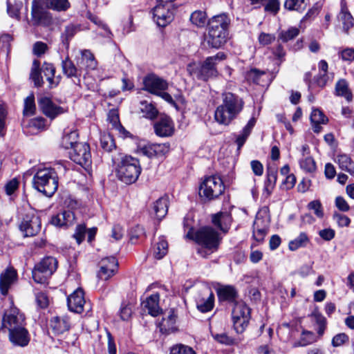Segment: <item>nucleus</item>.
Here are the masks:
<instances>
[{"label":"nucleus","instance_id":"nucleus-1","mask_svg":"<svg viewBox=\"0 0 354 354\" xmlns=\"http://www.w3.org/2000/svg\"><path fill=\"white\" fill-rule=\"evenodd\" d=\"M244 106V101L239 95L231 92L222 94V103L217 106L214 119L220 124L228 126L235 120Z\"/></svg>","mask_w":354,"mask_h":354},{"label":"nucleus","instance_id":"nucleus-2","mask_svg":"<svg viewBox=\"0 0 354 354\" xmlns=\"http://www.w3.org/2000/svg\"><path fill=\"white\" fill-rule=\"evenodd\" d=\"M230 19L225 13L212 17L207 22V32L204 35L208 46L221 48L227 41Z\"/></svg>","mask_w":354,"mask_h":354},{"label":"nucleus","instance_id":"nucleus-3","mask_svg":"<svg viewBox=\"0 0 354 354\" xmlns=\"http://www.w3.org/2000/svg\"><path fill=\"white\" fill-rule=\"evenodd\" d=\"M66 171V166L61 163L54 168L38 170L32 178L33 187L48 197L52 196L58 187V173L64 174Z\"/></svg>","mask_w":354,"mask_h":354},{"label":"nucleus","instance_id":"nucleus-4","mask_svg":"<svg viewBox=\"0 0 354 354\" xmlns=\"http://www.w3.org/2000/svg\"><path fill=\"white\" fill-rule=\"evenodd\" d=\"M117 178L125 184L135 183L141 174L138 159L123 153H117L112 158Z\"/></svg>","mask_w":354,"mask_h":354},{"label":"nucleus","instance_id":"nucleus-5","mask_svg":"<svg viewBox=\"0 0 354 354\" xmlns=\"http://www.w3.org/2000/svg\"><path fill=\"white\" fill-rule=\"evenodd\" d=\"M185 236L199 245L197 252L203 258H207L216 251L221 242L219 234L212 227H203L196 232H192L191 228Z\"/></svg>","mask_w":354,"mask_h":354},{"label":"nucleus","instance_id":"nucleus-6","mask_svg":"<svg viewBox=\"0 0 354 354\" xmlns=\"http://www.w3.org/2000/svg\"><path fill=\"white\" fill-rule=\"evenodd\" d=\"M225 55L218 52L216 55L208 57L200 65L189 64L187 70L191 75L198 80L207 81L209 78L216 77L218 75L217 64L225 59Z\"/></svg>","mask_w":354,"mask_h":354},{"label":"nucleus","instance_id":"nucleus-7","mask_svg":"<svg viewBox=\"0 0 354 354\" xmlns=\"http://www.w3.org/2000/svg\"><path fill=\"white\" fill-rule=\"evenodd\" d=\"M57 268V259L53 257H46L35 266L32 272V279L37 283L44 284Z\"/></svg>","mask_w":354,"mask_h":354},{"label":"nucleus","instance_id":"nucleus-8","mask_svg":"<svg viewBox=\"0 0 354 354\" xmlns=\"http://www.w3.org/2000/svg\"><path fill=\"white\" fill-rule=\"evenodd\" d=\"M225 190L222 179L217 176L205 178L200 186V195L208 201L214 200L221 196Z\"/></svg>","mask_w":354,"mask_h":354},{"label":"nucleus","instance_id":"nucleus-9","mask_svg":"<svg viewBox=\"0 0 354 354\" xmlns=\"http://www.w3.org/2000/svg\"><path fill=\"white\" fill-rule=\"evenodd\" d=\"M250 308L243 303L236 304L232 310L233 326L237 333H242L248 325Z\"/></svg>","mask_w":354,"mask_h":354},{"label":"nucleus","instance_id":"nucleus-10","mask_svg":"<svg viewBox=\"0 0 354 354\" xmlns=\"http://www.w3.org/2000/svg\"><path fill=\"white\" fill-rule=\"evenodd\" d=\"M173 6L170 3L156 2L152 10L153 19L158 26L165 27L174 19Z\"/></svg>","mask_w":354,"mask_h":354},{"label":"nucleus","instance_id":"nucleus-11","mask_svg":"<svg viewBox=\"0 0 354 354\" xmlns=\"http://www.w3.org/2000/svg\"><path fill=\"white\" fill-rule=\"evenodd\" d=\"M41 228V219L32 212L26 214L19 225V229L24 236H34L40 232Z\"/></svg>","mask_w":354,"mask_h":354},{"label":"nucleus","instance_id":"nucleus-12","mask_svg":"<svg viewBox=\"0 0 354 354\" xmlns=\"http://www.w3.org/2000/svg\"><path fill=\"white\" fill-rule=\"evenodd\" d=\"M26 326L25 317L18 308L11 307L6 310L2 319V328L8 331Z\"/></svg>","mask_w":354,"mask_h":354},{"label":"nucleus","instance_id":"nucleus-13","mask_svg":"<svg viewBox=\"0 0 354 354\" xmlns=\"http://www.w3.org/2000/svg\"><path fill=\"white\" fill-rule=\"evenodd\" d=\"M68 153L73 162L82 166H88L91 162L90 147L86 142L75 144Z\"/></svg>","mask_w":354,"mask_h":354},{"label":"nucleus","instance_id":"nucleus-14","mask_svg":"<svg viewBox=\"0 0 354 354\" xmlns=\"http://www.w3.org/2000/svg\"><path fill=\"white\" fill-rule=\"evenodd\" d=\"M169 150L170 145L168 142L161 144L148 143L139 145L137 151L149 158H161L167 154Z\"/></svg>","mask_w":354,"mask_h":354},{"label":"nucleus","instance_id":"nucleus-15","mask_svg":"<svg viewBox=\"0 0 354 354\" xmlns=\"http://www.w3.org/2000/svg\"><path fill=\"white\" fill-rule=\"evenodd\" d=\"M118 266V261L114 257L102 259L99 263L98 278L104 281L109 279L117 272Z\"/></svg>","mask_w":354,"mask_h":354},{"label":"nucleus","instance_id":"nucleus-16","mask_svg":"<svg viewBox=\"0 0 354 354\" xmlns=\"http://www.w3.org/2000/svg\"><path fill=\"white\" fill-rule=\"evenodd\" d=\"M145 88L156 95H160L167 88V82L154 74H149L143 80Z\"/></svg>","mask_w":354,"mask_h":354},{"label":"nucleus","instance_id":"nucleus-17","mask_svg":"<svg viewBox=\"0 0 354 354\" xmlns=\"http://www.w3.org/2000/svg\"><path fill=\"white\" fill-rule=\"evenodd\" d=\"M38 105L42 113L52 120L66 112V109L54 104L48 97L39 98Z\"/></svg>","mask_w":354,"mask_h":354},{"label":"nucleus","instance_id":"nucleus-18","mask_svg":"<svg viewBox=\"0 0 354 354\" xmlns=\"http://www.w3.org/2000/svg\"><path fill=\"white\" fill-rule=\"evenodd\" d=\"M196 302L199 311L209 312L214 307V295L209 288H205L196 297Z\"/></svg>","mask_w":354,"mask_h":354},{"label":"nucleus","instance_id":"nucleus-19","mask_svg":"<svg viewBox=\"0 0 354 354\" xmlns=\"http://www.w3.org/2000/svg\"><path fill=\"white\" fill-rule=\"evenodd\" d=\"M8 337L10 342L17 346H26L30 342V335L25 326L8 331Z\"/></svg>","mask_w":354,"mask_h":354},{"label":"nucleus","instance_id":"nucleus-20","mask_svg":"<svg viewBox=\"0 0 354 354\" xmlns=\"http://www.w3.org/2000/svg\"><path fill=\"white\" fill-rule=\"evenodd\" d=\"M85 303L84 292L81 288H77L67 298L68 309L76 313L83 312Z\"/></svg>","mask_w":354,"mask_h":354},{"label":"nucleus","instance_id":"nucleus-21","mask_svg":"<svg viewBox=\"0 0 354 354\" xmlns=\"http://www.w3.org/2000/svg\"><path fill=\"white\" fill-rule=\"evenodd\" d=\"M17 280V271L12 268H7L0 275V292L6 295L10 286Z\"/></svg>","mask_w":354,"mask_h":354},{"label":"nucleus","instance_id":"nucleus-22","mask_svg":"<svg viewBox=\"0 0 354 354\" xmlns=\"http://www.w3.org/2000/svg\"><path fill=\"white\" fill-rule=\"evenodd\" d=\"M154 130L160 137H169L174 133V124L169 118H162L154 124Z\"/></svg>","mask_w":354,"mask_h":354},{"label":"nucleus","instance_id":"nucleus-23","mask_svg":"<svg viewBox=\"0 0 354 354\" xmlns=\"http://www.w3.org/2000/svg\"><path fill=\"white\" fill-rule=\"evenodd\" d=\"M268 230V222L260 218L259 214L256 217L253 224V237L261 242L264 239Z\"/></svg>","mask_w":354,"mask_h":354},{"label":"nucleus","instance_id":"nucleus-24","mask_svg":"<svg viewBox=\"0 0 354 354\" xmlns=\"http://www.w3.org/2000/svg\"><path fill=\"white\" fill-rule=\"evenodd\" d=\"M267 179L265 182L263 194L266 197L271 195L277 179V169L275 166L268 167L266 172Z\"/></svg>","mask_w":354,"mask_h":354},{"label":"nucleus","instance_id":"nucleus-25","mask_svg":"<svg viewBox=\"0 0 354 354\" xmlns=\"http://www.w3.org/2000/svg\"><path fill=\"white\" fill-rule=\"evenodd\" d=\"M159 299V295L156 293L148 297L142 303L145 309L147 310L148 313L153 317L158 315L160 312Z\"/></svg>","mask_w":354,"mask_h":354},{"label":"nucleus","instance_id":"nucleus-26","mask_svg":"<svg viewBox=\"0 0 354 354\" xmlns=\"http://www.w3.org/2000/svg\"><path fill=\"white\" fill-rule=\"evenodd\" d=\"M212 223L221 231L226 232L231 223V216L228 212H218L213 215Z\"/></svg>","mask_w":354,"mask_h":354},{"label":"nucleus","instance_id":"nucleus-27","mask_svg":"<svg viewBox=\"0 0 354 354\" xmlns=\"http://www.w3.org/2000/svg\"><path fill=\"white\" fill-rule=\"evenodd\" d=\"M32 16L38 24L44 25H49L53 20L51 14L49 12L34 5L32 8Z\"/></svg>","mask_w":354,"mask_h":354},{"label":"nucleus","instance_id":"nucleus-28","mask_svg":"<svg viewBox=\"0 0 354 354\" xmlns=\"http://www.w3.org/2000/svg\"><path fill=\"white\" fill-rule=\"evenodd\" d=\"M168 198L167 196L160 197L153 205V214L158 220L162 219L168 211Z\"/></svg>","mask_w":354,"mask_h":354},{"label":"nucleus","instance_id":"nucleus-29","mask_svg":"<svg viewBox=\"0 0 354 354\" xmlns=\"http://www.w3.org/2000/svg\"><path fill=\"white\" fill-rule=\"evenodd\" d=\"M50 327L55 333L62 334L69 330V320L66 317H55L50 320Z\"/></svg>","mask_w":354,"mask_h":354},{"label":"nucleus","instance_id":"nucleus-30","mask_svg":"<svg viewBox=\"0 0 354 354\" xmlns=\"http://www.w3.org/2000/svg\"><path fill=\"white\" fill-rule=\"evenodd\" d=\"M256 124V119L252 118L248 122L247 124L243 128L242 131L237 136L236 139V143L238 145V148L240 149L245 144L248 136L251 133L252 129Z\"/></svg>","mask_w":354,"mask_h":354},{"label":"nucleus","instance_id":"nucleus-31","mask_svg":"<svg viewBox=\"0 0 354 354\" xmlns=\"http://www.w3.org/2000/svg\"><path fill=\"white\" fill-rule=\"evenodd\" d=\"M339 167L352 176H354V161L347 155L341 154L337 156Z\"/></svg>","mask_w":354,"mask_h":354},{"label":"nucleus","instance_id":"nucleus-32","mask_svg":"<svg viewBox=\"0 0 354 354\" xmlns=\"http://www.w3.org/2000/svg\"><path fill=\"white\" fill-rule=\"evenodd\" d=\"M219 300L233 301L237 296L234 288L231 286H225L217 290Z\"/></svg>","mask_w":354,"mask_h":354},{"label":"nucleus","instance_id":"nucleus-33","mask_svg":"<svg viewBox=\"0 0 354 354\" xmlns=\"http://www.w3.org/2000/svg\"><path fill=\"white\" fill-rule=\"evenodd\" d=\"M40 71L46 77L50 88L55 87L58 84V82L55 81V68L52 64L44 63Z\"/></svg>","mask_w":354,"mask_h":354},{"label":"nucleus","instance_id":"nucleus-34","mask_svg":"<svg viewBox=\"0 0 354 354\" xmlns=\"http://www.w3.org/2000/svg\"><path fill=\"white\" fill-rule=\"evenodd\" d=\"M335 93L337 95L344 97L348 102L352 100L353 95L345 80H340L336 83Z\"/></svg>","mask_w":354,"mask_h":354},{"label":"nucleus","instance_id":"nucleus-35","mask_svg":"<svg viewBox=\"0 0 354 354\" xmlns=\"http://www.w3.org/2000/svg\"><path fill=\"white\" fill-rule=\"evenodd\" d=\"M39 61L35 59L32 62L31 72L30 75V79L33 81L34 84L37 87H41L43 85V78L41 75V71L39 68Z\"/></svg>","mask_w":354,"mask_h":354},{"label":"nucleus","instance_id":"nucleus-36","mask_svg":"<svg viewBox=\"0 0 354 354\" xmlns=\"http://www.w3.org/2000/svg\"><path fill=\"white\" fill-rule=\"evenodd\" d=\"M108 120L113 127L122 133L124 137H127L129 133L122 126L120 122L119 115L115 110H111L108 114Z\"/></svg>","mask_w":354,"mask_h":354},{"label":"nucleus","instance_id":"nucleus-37","mask_svg":"<svg viewBox=\"0 0 354 354\" xmlns=\"http://www.w3.org/2000/svg\"><path fill=\"white\" fill-rule=\"evenodd\" d=\"M339 18L342 22L343 28L345 31L347 32L350 28L353 27L354 19L345 6H342Z\"/></svg>","mask_w":354,"mask_h":354},{"label":"nucleus","instance_id":"nucleus-38","mask_svg":"<svg viewBox=\"0 0 354 354\" xmlns=\"http://www.w3.org/2000/svg\"><path fill=\"white\" fill-rule=\"evenodd\" d=\"M81 64L88 70H94L97 67V61L93 53L88 50H84L82 52Z\"/></svg>","mask_w":354,"mask_h":354},{"label":"nucleus","instance_id":"nucleus-39","mask_svg":"<svg viewBox=\"0 0 354 354\" xmlns=\"http://www.w3.org/2000/svg\"><path fill=\"white\" fill-rule=\"evenodd\" d=\"M62 68L63 73L68 77H77L78 75V69L68 57L62 60Z\"/></svg>","mask_w":354,"mask_h":354},{"label":"nucleus","instance_id":"nucleus-40","mask_svg":"<svg viewBox=\"0 0 354 354\" xmlns=\"http://www.w3.org/2000/svg\"><path fill=\"white\" fill-rule=\"evenodd\" d=\"M46 7L57 12H65L70 8L71 3L68 0H49Z\"/></svg>","mask_w":354,"mask_h":354},{"label":"nucleus","instance_id":"nucleus-41","mask_svg":"<svg viewBox=\"0 0 354 354\" xmlns=\"http://www.w3.org/2000/svg\"><path fill=\"white\" fill-rule=\"evenodd\" d=\"M140 110L144 114V116L149 119L155 118L158 114L156 107L151 103L147 101L140 102Z\"/></svg>","mask_w":354,"mask_h":354},{"label":"nucleus","instance_id":"nucleus-42","mask_svg":"<svg viewBox=\"0 0 354 354\" xmlns=\"http://www.w3.org/2000/svg\"><path fill=\"white\" fill-rule=\"evenodd\" d=\"M191 22L197 27L202 28L207 24L206 12L201 10H196L190 16Z\"/></svg>","mask_w":354,"mask_h":354},{"label":"nucleus","instance_id":"nucleus-43","mask_svg":"<svg viewBox=\"0 0 354 354\" xmlns=\"http://www.w3.org/2000/svg\"><path fill=\"white\" fill-rule=\"evenodd\" d=\"M80 30V25L68 24L65 27L64 31L62 34L63 42L68 44L69 41L74 37V35Z\"/></svg>","mask_w":354,"mask_h":354},{"label":"nucleus","instance_id":"nucleus-44","mask_svg":"<svg viewBox=\"0 0 354 354\" xmlns=\"http://www.w3.org/2000/svg\"><path fill=\"white\" fill-rule=\"evenodd\" d=\"M306 7L305 0H285L284 8L288 10L302 12Z\"/></svg>","mask_w":354,"mask_h":354},{"label":"nucleus","instance_id":"nucleus-45","mask_svg":"<svg viewBox=\"0 0 354 354\" xmlns=\"http://www.w3.org/2000/svg\"><path fill=\"white\" fill-rule=\"evenodd\" d=\"M214 338L218 342L227 346L237 345L241 342L240 338H234L225 333L214 335Z\"/></svg>","mask_w":354,"mask_h":354},{"label":"nucleus","instance_id":"nucleus-46","mask_svg":"<svg viewBox=\"0 0 354 354\" xmlns=\"http://www.w3.org/2000/svg\"><path fill=\"white\" fill-rule=\"evenodd\" d=\"M308 241L307 235L305 233L301 232L297 238L290 241L288 245L289 249L292 251L297 250L301 247L306 246Z\"/></svg>","mask_w":354,"mask_h":354},{"label":"nucleus","instance_id":"nucleus-47","mask_svg":"<svg viewBox=\"0 0 354 354\" xmlns=\"http://www.w3.org/2000/svg\"><path fill=\"white\" fill-rule=\"evenodd\" d=\"M299 165L301 169L308 173H313L316 170L315 162L311 156L301 158Z\"/></svg>","mask_w":354,"mask_h":354},{"label":"nucleus","instance_id":"nucleus-48","mask_svg":"<svg viewBox=\"0 0 354 354\" xmlns=\"http://www.w3.org/2000/svg\"><path fill=\"white\" fill-rule=\"evenodd\" d=\"M299 34V29L296 27H290L287 30H282L279 35V39L283 42H287L295 39Z\"/></svg>","mask_w":354,"mask_h":354},{"label":"nucleus","instance_id":"nucleus-49","mask_svg":"<svg viewBox=\"0 0 354 354\" xmlns=\"http://www.w3.org/2000/svg\"><path fill=\"white\" fill-rule=\"evenodd\" d=\"M167 242L163 238H160L154 249L155 257L161 259L167 253Z\"/></svg>","mask_w":354,"mask_h":354},{"label":"nucleus","instance_id":"nucleus-50","mask_svg":"<svg viewBox=\"0 0 354 354\" xmlns=\"http://www.w3.org/2000/svg\"><path fill=\"white\" fill-rule=\"evenodd\" d=\"M266 75L264 71H259L257 68H252L248 71L245 75V78L248 82L261 84V78Z\"/></svg>","mask_w":354,"mask_h":354},{"label":"nucleus","instance_id":"nucleus-51","mask_svg":"<svg viewBox=\"0 0 354 354\" xmlns=\"http://www.w3.org/2000/svg\"><path fill=\"white\" fill-rule=\"evenodd\" d=\"M315 342V335L309 331H303L299 341L294 343V347L306 346Z\"/></svg>","mask_w":354,"mask_h":354},{"label":"nucleus","instance_id":"nucleus-52","mask_svg":"<svg viewBox=\"0 0 354 354\" xmlns=\"http://www.w3.org/2000/svg\"><path fill=\"white\" fill-rule=\"evenodd\" d=\"M101 147L106 151H111L115 148V142L112 136L109 134H104L100 137Z\"/></svg>","mask_w":354,"mask_h":354},{"label":"nucleus","instance_id":"nucleus-53","mask_svg":"<svg viewBox=\"0 0 354 354\" xmlns=\"http://www.w3.org/2000/svg\"><path fill=\"white\" fill-rule=\"evenodd\" d=\"M77 134L75 132H71L68 134L65 135L62 138V145L63 147L67 149H72L75 144L78 143L75 140L77 138Z\"/></svg>","mask_w":354,"mask_h":354},{"label":"nucleus","instance_id":"nucleus-54","mask_svg":"<svg viewBox=\"0 0 354 354\" xmlns=\"http://www.w3.org/2000/svg\"><path fill=\"white\" fill-rule=\"evenodd\" d=\"M35 111V97L33 95H30L25 99L24 113L25 115H33Z\"/></svg>","mask_w":354,"mask_h":354},{"label":"nucleus","instance_id":"nucleus-55","mask_svg":"<svg viewBox=\"0 0 354 354\" xmlns=\"http://www.w3.org/2000/svg\"><path fill=\"white\" fill-rule=\"evenodd\" d=\"M170 354H196V353L188 346L177 344L171 348Z\"/></svg>","mask_w":354,"mask_h":354},{"label":"nucleus","instance_id":"nucleus-56","mask_svg":"<svg viewBox=\"0 0 354 354\" xmlns=\"http://www.w3.org/2000/svg\"><path fill=\"white\" fill-rule=\"evenodd\" d=\"M308 208L310 210H313L314 214L318 218H322L324 216V212L321 202L319 200H315L310 202L308 204Z\"/></svg>","mask_w":354,"mask_h":354},{"label":"nucleus","instance_id":"nucleus-57","mask_svg":"<svg viewBox=\"0 0 354 354\" xmlns=\"http://www.w3.org/2000/svg\"><path fill=\"white\" fill-rule=\"evenodd\" d=\"M311 122H320L326 124L328 121L327 118L324 113L317 109H313L310 115Z\"/></svg>","mask_w":354,"mask_h":354},{"label":"nucleus","instance_id":"nucleus-58","mask_svg":"<svg viewBox=\"0 0 354 354\" xmlns=\"http://www.w3.org/2000/svg\"><path fill=\"white\" fill-rule=\"evenodd\" d=\"M176 322V317L173 313H171L167 318H163L161 323L162 329L171 330Z\"/></svg>","mask_w":354,"mask_h":354},{"label":"nucleus","instance_id":"nucleus-59","mask_svg":"<svg viewBox=\"0 0 354 354\" xmlns=\"http://www.w3.org/2000/svg\"><path fill=\"white\" fill-rule=\"evenodd\" d=\"M259 42L262 46L272 44L275 40V36L272 34L261 32L258 37Z\"/></svg>","mask_w":354,"mask_h":354},{"label":"nucleus","instance_id":"nucleus-60","mask_svg":"<svg viewBox=\"0 0 354 354\" xmlns=\"http://www.w3.org/2000/svg\"><path fill=\"white\" fill-rule=\"evenodd\" d=\"M86 232V228L85 225H79L76 227L73 237L76 239L78 244H80L84 240Z\"/></svg>","mask_w":354,"mask_h":354},{"label":"nucleus","instance_id":"nucleus-61","mask_svg":"<svg viewBox=\"0 0 354 354\" xmlns=\"http://www.w3.org/2000/svg\"><path fill=\"white\" fill-rule=\"evenodd\" d=\"M280 3L279 0H268L265 4V10L273 14L277 13L279 10Z\"/></svg>","mask_w":354,"mask_h":354},{"label":"nucleus","instance_id":"nucleus-62","mask_svg":"<svg viewBox=\"0 0 354 354\" xmlns=\"http://www.w3.org/2000/svg\"><path fill=\"white\" fill-rule=\"evenodd\" d=\"M333 218L339 227H347L351 223V219L347 216L339 213L335 214Z\"/></svg>","mask_w":354,"mask_h":354},{"label":"nucleus","instance_id":"nucleus-63","mask_svg":"<svg viewBox=\"0 0 354 354\" xmlns=\"http://www.w3.org/2000/svg\"><path fill=\"white\" fill-rule=\"evenodd\" d=\"M348 341V337L345 333H339L333 337L332 344L335 347L340 346Z\"/></svg>","mask_w":354,"mask_h":354},{"label":"nucleus","instance_id":"nucleus-64","mask_svg":"<svg viewBox=\"0 0 354 354\" xmlns=\"http://www.w3.org/2000/svg\"><path fill=\"white\" fill-rule=\"evenodd\" d=\"M340 56L344 61H354V48H347L340 52Z\"/></svg>","mask_w":354,"mask_h":354}]
</instances>
